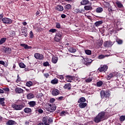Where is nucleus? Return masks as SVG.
<instances>
[{"label": "nucleus", "instance_id": "393cba45", "mask_svg": "<svg viewBox=\"0 0 125 125\" xmlns=\"http://www.w3.org/2000/svg\"><path fill=\"white\" fill-rule=\"evenodd\" d=\"M7 125H16V122L13 120H9L7 122Z\"/></svg>", "mask_w": 125, "mask_h": 125}, {"label": "nucleus", "instance_id": "58836bf2", "mask_svg": "<svg viewBox=\"0 0 125 125\" xmlns=\"http://www.w3.org/2000/svg\"><path fill=\"white\" fill-rule=\"evenodd\" d=\"M26 86H28V87H30L33 85V82L31 81L27 82L26 83Z\"/></svg>", "mask_w": 125, "mask_h": 125}, {"label": "nucleus", "instance_id": "a18cd8bd", "mask_svg": "<svg viewBox=\"0 0 125 125\" xmlns=\"http://www.w3.org/2000/svg\"><path fill=\"white\" fill-rule=\"evenodd\" d=\"M57 30H56V29H54V28H52L51 29L49 30V32H50V33H55L56 32Z\"/></svg>", "mask_w": 125, "mask_h": 125}, {"label": "nucleus", "instance_id": "79ce46f5", "mask_svg": "<svg viewBox=\"0 0 125 125\" xmlns=\"http://www.w3.org/2000/svg\"><path fill=\"white\" fill-rule=\"evenodd\" d=\"M106 57V56L104 55H100L98 56V59H104Z\"/></svg>", "mask_w": 125, "mask_h": 125}, {"label": "nucleus", "instance_id": "aec40b11", "mask_svg": "<svg viewBox=\"0 0 125 125\" xmlns=\"http://www.w3.org/2000/svg\"><path fill=\"white\" fill-rule=\"evenodd\" d=\"M115 3H116L119 8H122V7H124V5L122 4V2L119 0H117Z\"/></svg>", "mask_w": 125, "mask_h": 125}, {"label": "nucleus", "instance_id": "864d4df0", "mask_svg": "<svg viewBox=\"0 0 125 125\" xmlns=\"http://www.w3.org/2000/svg\"><path fill=\"white\" fill-rule=\"evenodd\" d=\"M3 91H5L6 92H8V91H9V88H3Z\"/></svg>", "mask_w": 125, "mask_h": 125}, {"label": "nucleus", "instance_id": "20e7f679", "mask_svg": "<svg viewBox=\"0 0 125 125\" xmlns=\"http://www.w3.org/2000/svg\"><path fill=\"white\" fill-rule=\"evenodd\" d=\"M42 122L44 123V125H49L51 123L53 122L52 118L49 117H45L43 118Z\"/></svg>", "mask_w": 125, "mask_h": 125}, {"label": "nucleus", "instance_id": "f8f14e48", "mask_svg": "<svg viewBox=\"0 0 125 125\" xmlns=\"http://www.w3.org/2000/svg\"><path fill=\"white\" fill-rule=\"evenodd\" d=\"M59 93H60V92L57 89H53L52 92V94L54 96H56V95H58V94H59Z\"/></svg>", "mask_w": 125, "mask_h": 125}, {"label": "nucleus", "instance_id": "c9c22d12", "mask_svg": "<svg viewBox=\"0 0 125 125\" xmlns=\"http://www.w3.org/2000/svg\"><path fill=\"white\" fill-rule=\"evenodd\" d=\"M66 80H74L75 79V76H71V75H67L66 76Z\"/></svg>", "mask_w": 125, "mask_h": 125}, {"label": "nucleus", "instance_id": "cd10ccee", "mask_svg": "<svg viewBox=\"0 0 125 125\" xmlns=\"http://www.w3.org/2000/svg\"><path fill=\"white\" fill-rule=\"evenodd\" d=\"M85 10H92V6L90 5H85L84 7Z\"/></svg>", "mask_w": 125, "mask_h": 125}, {"label": "nucleus", "instance_id": "3c124183", "mask_svg": "<svg viewBox=\"0 0 125 125\" xmlns=\"http://www.w3.org/2000/svg\"><path fill=\"white\" fill-rule=\"evenodd\" d=\"M108 11H109V12H113V11H114L115 10H113L112 9V7L110 6L108 8Z\"/></svg>", "mask_w": 125, "mask_h": 125}, {"label": "nucleus", "instance_id": "9d476101", "mask_svg": "<svg viewBox=\"0 0 125 125\" xmlns=\"http://www.w3.org/2000/svg\"><path fill=\"white\" fill-rule=\"evenodd\" d=\"M104 45V47H111L113 45V42L110 41L105 42Z\"/></svg>", "mask_w": 125, "mask_h": 125}, {"label": "nucleus", "instance_id": "a19ab883", "mask_svg": "<svg viewBox=\"0 0 125 125\" xmlns=\"http://www.w3.org/2000/svg\"><path fill=\"white\" fill-rule=\"evenodd\" d=\"M19 65L20 68H25V67H26V65H25V64L23 62L19 63Z\"/></svg>", "mask_w": 125, "mask_h": 125}, {"label": "nucleus", "instance_id": "473e14b6", "mask_svg": "<svg viewBox=\"0 0 125 125\" xmlns=\"http://www.w3.org/2000/svg\"><path fill=\"white\" fill-rule=\"evenodd\" d=\"M29 105L30 107H35L36 106V102L35 101H31L29 103Z\"/></svg>", "mask_w": 125, "mask_h": 125}, {"label": "nucleus", "instance_id": "4c0bfd02", "mask_svg": "<svg viewBox=\"0 0 125 125\" xmlns=\"http://www.w3.org/2000/svg\"><path fill=\"white\" fill-rule=\"evenodd\" d=\"M6 41V38H3L0 40V44H2V43H4Z\"/></svg>", "mask_w": 125, "mask_h": 125}, {"label": "nucleus", "instance_id": "1a4fd4ad", "mask_svg": "<svg viewBox=\"0 0 125 125\" xmlns=\"http://www.w3.org/2000/svg\"><path fill=\"white\" fill-rule=\"evenodd\" d=\"M100 72H105L108 70V66L106 65H101V67L98 69Z\"/></svg>", "mask_w": 125, "mask_h": 125}, {"label": "nucleus", "instance_id": "09e8293b", "mask_svg": "<svg viewBox=\"0 0 125 125\" xmlns=\"http://www.w3.org/2000/svg\"><path fill=\"white\" fill-rule=\"evenodd\" d=\"M116 42H117V43H118V44H122V43H123V41L120 39L117 40Z\"/></svg>", "mask_w": 125, "mask_h": 125}, {"label": "nucleus", "instance_id": "5701e85b", "mask_svg": "<svg viewBox=\"0 0 125 125\" xmlns=\"http://www.w3.org/2000/svg\"><path fill=\"white\" fill-rule=\"evenodd\" d=\"M113 77H115V75L114 74V73H110L109 75H107V76L106 77V79L108 80H111V79H112V78H113Z\"/></svg>", "mask_w": 125, "mask_h": 125}, {"label": "nucleus", "instance_id": "72a5a7b5", "mask_svg": "<svg viewBox=\"0 0 125 125\" xmlns=\"http://www.w3.org/2000/svg\"><path fill=\"white\" fill-rule=\"evenodd\" d=\"M64 8L66 10H69V9H71V8H72V6L70 4H67L64 6Z\"/></svg>", "mask_w": 125, "mask_h": 125}, {"label": "nucleus", "instance_id": "0e129e2a", "mask_svg": "<svg viewBox=\"0 0 125 125\" xmlns=\"http://www.w3.org/2000/svg\"><path fill=\"white\" fill-rule=\"evenodd\" d=\"M29 124H30V123L28 121H26L25 123V125H29Z\"/></svg>", "mask_w": 125, "mask_h": 125}, {"label": "nucleus", "instance_id": "9b49d317", "mask_svg": "<svg viewBox=\"0 0 125 125\" xmlns=\"http://www.w3.org/2000/svg\"><path fill=\"white\" fill-rule=\"evenodd\" d=\"M15 91L16 93L21 94L24 92V90L20 87H17L15 88Z\"/></svg>", "mask_w": 125, "mask_h": 125}, {"label": "nucleus", "instance_id": "412c9836", "mask_svg": "<svg viewBox=\"0 0 125 125\" xmlns=\"http://www.w3.org/2000/svg\"><path fill=\"white\" fill-rule=\"evenodd\" d=\"M96 12L97 13H102V12H103V8L101 7L97 8L96 9Z\"/></svg>", "mask_w": 125, "mask_h": 125}, {"label": "nucleus", "instance_id": "de8ad7c7", "mask_svg": "<svg viewBox=\"0 0 125 125\" xmlns=\"http://www.w3.org/2000/svg\"><path fill=\"white\" fill-rule=\"evenodd\" d=\"M56 28H57L58 29H60V28H61V25H60V23H59V22H56Z\"/></svg>", "mask_w": 125, "mask_h": 125}, {"label": "nucleus", "instance_id": "bb28decb", "mask_svg": "<svg viewBox=\"0 0 125 125\" xmlns=\"http://www.w3.org/2000/svg\"><path fill=\"white\" fill-rule=\"evenodd\" d=\"M5 53L7 54H10L11 53V48L7 47L5 49Z\"/></svg>", "mask_w": 125, "mask_h": 125}, {"label": "nucleus", "instance_id": "f03ea898", "mask_svg": "<svg viewBox=\"0 0 125 125\" xmlns=\"http://www.w3.org/2000/svg\"><path fill=\"white\" fill-rule=\"evenodd\" d=\"M62 39H63V33L61 31H59L57 32L55 35L54 40L56 42H61Z\"/></svg>", "mask_w": 125, "mask_h": 125}, {"label": "nucleus", "instance_id": "a878e982", "mask_svg": "<svg viewBox=\"0 0 125 125\" xmlns=\"http://www.w3.org/2000/svg\"><path fill=\"white\" fill-rule=\"evenodd\" d=\"M26 97L27 99H32L35 97V95L33 94L29 93L27 95Z\"/></svg>", "mask_w": 125, "mask_h": 125}, {"label": "nucleus", "instance_id": "0eeeda50", "mask_svg": "<svg viewBox=\"0 0 125 125\" xmlns=\"http://www.w3.org/2000/svg\"><path fill=\"white\" fill-rule=\"evenodd\" d=\"M34 57L36 59H38V60H43L44 57L42 54H40L39 53H36L34 54Z\"/></svg>", "mask_w": 125, "mask_h": 125}, {"label": "nucleus", "instance_id": "e2e57ef3", "mask_svg": "<svg viewBox=\"0 0 125 125\" xmlns=\"http://www.w3.org/2000/svg\"><path fill=\"white\" fill-rule=\"evenodd\" d=\"M21 80L19 78V75H18V79H17V82H20Z\"/></svg>", "mask_w": 125, "mask_h": 125}, {"label": "nucleus", "instance_id": "680f3d73", "mask_svg": "<svg viewBox=\"0 0 125 125\" xmlns=\"http://www.w3.org/2000/svg\"><path fill=\"white\" fill-rule=\"evenodd\" d=\"M21 24H22L23 26H26V25H27V22L26 21H24L23 22H22Z\"/></svg>", "mask_w": 125, "mask_h": 125}, {"label": "nucleus", "instance_id": "ddd939ff", "mask_svg": "<svg viewBox=\"0 0 125 125\" xmlns=\"http://www.w3.org/2000/svg\"><path fill=\"white\" fill-rule=\"evenodd\" d=\"M86 106H87V104H86V103H79V107H80L81 109L85 108Z\"/></svg>", "mask_w": 125, "mask_h": 125}, {"label": "nucleus", "instance_id": "ea45409f", "mask_svg": "<svg viewBox=\"0 0 125 125\" xmlns=\"http://www.w3.org/2000/svg\"><path fill=\"white\" fill-rule=\"evenodd\" d=\"M0 64L1 65H3L4 67H7L8 66V64L7 63L4 62L3 61H0Z\"/></svg>", "mask_w": 125, "mask_h": 125}, {"label": "nucleus", "instance_id": "338daca9", "mask_svg": "<svg viewBox=\"0 0 125 125\" xmlns=\"http://www.w3.org/2000/svg\"><path fill=\"white\" fill-rule=\"evenodd\" d=\"M87 18H88V19H89L90 20H91V16H88L87 17Z\"/></svg>", "mask_w": 125, "mask_h": 125}, {"label": "nucleus", "instance_id": "5fc2aeb1", "mask_svg": "<svg viewBox=\"0 0 125 125\" xmlns=\"http://www.w3.org/2000/svg\"><path fill=\"white\" fill-rule=\"evenodd\" d=\"M29 35L30 38H33V37H34V34L33 33V31H30Z\"/></svg>", "mask_w": 125, "mask_h": 125}, {"label": "nucleus", "instance_id": "37998d69", "mask_svg": "<svg viewBox=\"0 0 125 125\" xmlns=\"http://www.w3.org/2000/svg\"><path fill=\"white\" fill-rule=\"evenodd\" d=\"M125 120V116L122 115L120 117V122H124Z\"/></svg>", "mask_w": 125, "mask_h": 125}, {"label": "nucleus", "instance_id": "7ed1b4c3", "mask_svg": "<svg viewBox=\"0 0 125 125\" xmlns=\"http://www.w3.org/2000/svg\"><path fill=\"white\" fill-rule=\"evenodd\" d=\"M100 94L101 98L103 99L104 98H107V97H110L111 95V92L109 91L105 92L104 90H102L101 91Z\"/></svg>", "mask_w": 125, "mask_h": 125}, {"label": "nucleus", "instance_id": "603ef678", "mask_svg": "<svg viewBox=\"0 0 125 125\" xmlns=\"http://www.w3.org/2000/svg\"><path fill=\"white\" fill-rule=\"evenodd\" d=\"M61 116H65L67 114L66 111H62L61 112Z\"/></svg>", "mask_w": 125, "mask_h": 125}, {"label": "nucleus", "instance_id": "bf43d9fd", "mask_svg": "<svg viewBox=\"0 0 125 125\" xmlns=\"http://www.w3.org/2000/svg\"><path fill=\"white\" fill-rule=\"evenodd\" d=\"M61 17H62V18H66V15L64 14H62Z\"/></svg>", "mask_w": 125, "mask_h": 125}, {"label": "nucleus", "instance_id": "39448f33", "mask_svg": "<svg viewBox=\"0 0 125 125\" xmlns=\"http://www.w3.org/2000/svg\"><path fill=\"white\" fill-rule=\"evenodd\" d=\"M46 110L48 112H53L56 110V105L55 104H49L46 108Z\"/></svg>", "mask_w": 125, "mask_h": 125}, {"label": "nucleus", "instance_id": "f3484780", "mask_svg": "<svg viewBox=\"0 0 125 125\" xmlns=\"http://www.w3.org/2000/svg\"><path fill=\"white\" fill-rule=\"evenodd\" d=\"M56 10L58 11H63L64 10V8H63V6L61 5H58L57 6L56 8Z\"/></svg>", "mask_w": 125, "mask_h": 125}, {"label": "nucleus", "instance_id": "423d86ee", "mask_svg": "<svg viewBox=\"0 0 125 125\" xmlns=\"http://www.w3.org/2000/svg\"><path fill=\"white\" fill-rule=\"evenodd\" d=\"M23 107H24V105L23 104H13L12 105V107L13 108V109L16 110H22V108Z\"/></svg>", "mask_w": 125, "mask_h": 125}, {"label": "nucleus", "instance_id": "13d9d810", "mask_svg": "<svg viewBox=\"0 0 125 125\" xmlns=\"http://www.w3.org/2000/svg\"><path fill=\"white\" fill-rule=\"evenodd\" d=\"M54 101H55V99H54V98H52V99H50V103H53V102H54Z\"/></svg>", "mask_w": 125, "mask_h": 125}, {"label": "nucleus", "instance_id": "c03bdc74", "mask_svg": "<svg viewBox=\"0 0 125 125\" xmlns=\"http://www.w3.org/2000/svg\"><path fill=\"white\" fill-rule=\"evenodd\" d=\"M92 81V78H89L85 80L86 83H90Z\"/></svg>", "mask_w": 125, "mask_h": 125}, {"label": "nucleus", "instance_id": "69168bd1", "mask_svg": "<svg viewBox=\"0 0 125 125\" xmlns=\"http://www.w3.org/2000/svg\"><path fill=\"white\" fill-rule=\"evenodd\" d=\"M63 97H59L58 99L59 100H62L63 99Z\"/></svg>", "mask_w": 125, "mask_h": 125}, {"label": "nucleus", "instance_id": "6e6d98bb", "mask_svg": "<svg viewBox=\"0 0 125 125\" xmlns=\"http://www.w3.org/2000/svg\"><path fill=\"white\" fill-rule=\"evenodd\" d=\"M38 112L39 113H40V114H42V113H43V110H42V108H40L38 110Z\"/></svg>", "mask_w": 125, "mask_h": 125}, {"label": "nucleus", "instance_id": "c756f323", "mask_svg": "<svg viewBox=\"0 0 125 125\" xmlns=\"http://www.w3.org/2000/svg\"><path fill=\"white\" fill-rule=\"evenodd\" d=\"M51 83H52V84H56L58 83V79L55 78L51 81Z\"/></svg>", "mask_w": 125, "mask_h": 125}, {"label": "nucleus", "instance_id": "f257e3e1", "mask_svg": "<svg viewBox=\"0 0 125 125\" xmlns=\"http://www.w3.org/2000/svg\"><path fill=\"white\" fill-rule=\"evenodd\" d=\"M106 118V113L104 111H101L99 113L97 116H96L94 119V122H95L96 124H98V123H100V122H102V121H104Z\"/></svg>", "mask_w": 125, "mask_h": 125}, {"label": "nucleus", "instance_id": "a211bd4d", "mask_svg": "<svg viewBox=\"0 0 125 125\" xmlns=\"http://www.w3.org/2000/svg\"><path fill=\"white\" fill-rule=\"evenodd\" d=\"M63 88L65 89H68V90H70V89H71V83H65L64 86H63Z\"/></svg>", "mask_w": 125, "mask_h": 125}, {"label": "nucleus", "instance_id": "6e6552de", "mask_svg": "<svg viewBox=\"0 0 125 125\" xmlns=\"http://www.w3.org/2000/svg\"><path fill=\"white\" fill-rule=\"evenodd\" d=\"M2 21L4 24H12V20L7 18H3L2 19Z\"/></svg>", "mask_w": 125, "mask_h": 125}, {"label": "nucleus", "instance_id": "4be33fe9", "mask_svg": "<svg viewBox=\"0 0 125 125\" xmlns=\"http://www.w3.org/2000/svg\"><path fill=\"white\" fill-rule=\"evenodd\" d=\"M102 24H103V21H99L95 22L94 25L96 27H99V26L102 25Z\"/></svg>", "mask_w": 125, "mask_h": 125}, {"label": "nucleus", "instance_id": "2eb2a0df", "mask_svg": "<svg viewBox=\"0 0 125 125\" xmlns=\"http://www.w3.org/2000/svg\"><path fill=\"white\" fill-rule=\"evenodd\" d=\"M21 46L24 47L25 49H31V48H32V46H28L25 43L21 44Z\"/></svg>", "mask_w": 125, "mask_h": 125}, {"label": "nucleus", "instance_id": "f704fd0d", "mask_svg": "<svg viewBox=\"0 0 125 125\" xmlns=\"http://www.w3.org/2000/svg\"><path fill=\"white\" fill-rule=\"evenodd\" d=\"M85 54L87 55H91V50H88V49H86L84 50Z\"/></svg>", "mask_w": 125, "mask_h": 125}, {"label": "nucleus", "instance_id": "e433bc0d", "mask_svg": "<svg viewBox=\"0 0 125 125\" xmlns=\"http://www.w3.org/2000/svg\"><path fill=\"white\" fill-rule=\"evenodd\" d=\"M103 85V82L102 81H99L97 83V86H98V87H100V86H102Z\"/></svg>", "mask_w": 125, "mask_h": 125}, {"label": "nucleus", "instance_id": "b1692460", "mask_svg": "<svg viewBox=\"0 0 125 125\" xmlns=\"http://www.w3.org/2000/svg\"><path fill=\"white\" fill-rule=\"evenodd\" d=\"M68 51L71 53H75V52L77 51V49H76V48H74L73 47H71L68 49Z\"/></svg>", "mask_w": 125, "mask_h": 125}, {"label": "nucleus", "instance_id": "49530a36", "mask_svg": "<svg viewBox=\"0 0 125 125\" xmlns=\"http://www.w3.org/2000/svg\"><path fill=\"white\" fill-rule=\"evenodd\" d=\"M43 65L44 67H47V66H49L50 64H49V62H43Z\"/></svg>", "mask_w": 125, "mask_h": 125}, {"label": "nucleus", "instance_id": "8fccbe9b", "mask_svg": "<svg viewBox=\"0 0 125 125\" xmlns=\"http://www.w3.org/2000/svg\"><path fill=\"white\" fill-rule=\"evenodd\" d=\"M21 33H22V35H23L24 36L27 35L26 30H25L24 29H21Z\"/></svg>", "mask_w": 125, "mask_h": 125}, {"label": "nucleus", "instance_id": "774afa93", "mask_svg": "<svg viewBox=\"0 0 125 125\" xmlns=\"http://www.w3.org/2000/svg\"><path fill=\"white\" fill-rule=\"evenodd\" d=\"M44 125V124L42 123H40L38 125Z\"/></svg>", "mask_w": 125, "mask_h": 125}, {"label": "nucleus", "instance_id": "7c9ffc66", "mask_svg": "<svg viewBox=\"0 0 125 125\" xmlns=\"http://www.w3.org/2000/svg\"><path fill=\"white\" fill-rule=\"evenodd\" d=\"M24 113L29 114V113H31V112H32V109H31V108H25L24 109Z\"/></svg>", "mask_w": 125, "mask_h": 125}, {"label": "nucleus", "instance_id": "2f4dec72", "mask_svg": "<svg viewBox=\"0 0 125 125\" xmlns=\"http://www.w3.org/2000/svg\"><path fill=\"white\" fill-rule=\"evenodd\" d=\"M4 98H0V104L2 106H4Z\"/></svg>", "mask_w": 125, "mask_h": 125}, {"label": "nucleus", "instance_id": "6ab92c4d", "mask_svg": "<svg viewBox=\"0 0 125 125\" xmlns=\"http://www.w3.org/2000/svg\"><path fill=\"white\" fill-rule=\"evenodd\" d=\"M85 101H86V100H85V98L82 97L80 98L78 101V103H85Z\"/></svg>", "mask_w": 125, "mask_h": 125}, {"label": "nucleus", "instance_id": "052dcab7", "mask_svg": "<svg viewBox=\"0 0 125 125\" xmlns=\"http://www.w3.org/2000/svg\"><path fill=\"white\" fill-rule=\"evenodd\" d=\"M0 93H4V91H3V89H1L0 88Z\"/></svg>", "mask_w": 125, "mask_h": 125}, {"label": "nucleus", "instance_id": "dca6fc26", "mask_svg": "<svg viewBox=\"0 0 125 125\" xmlns=\"http://www.w3.org/2000/svg\"><path fill=\"white\" fill-rule=\"evenodd\" d=\"M51 61L52 63H53V64H56V63H57V62L58 61V57L53 56L52 58Z\"/></svg>", "mask_w": 125, "mask_h": 125}, {"label": "nucleus", "instance_id": "4d7b16f0", "mask_svg": "<svg viewBox=\"0 0 125 125\" xmlns=\"http://www.w3.org/2000/svg\"><path fill=\"white\" fill-rule=\"evenodd\" d=\"M43 75L45 78H47L49 77V74H48V73H44Z\"/></svg>", "mask_w": 125, "mask_h": 125}, {"label": "nucleus", "instance_id": "c85d7f7f", "mask_svg": "<svg viewBox=\"0 0 125 125\" xmlns=\"http://www.w3.org/2000/svg\"><path fill=\"white\" fill-rule=\"evenodd\" d=\"M89 2V1H88V0H82L81 3L83 5H85V4H88Z\"/></svg>", "mask_w": 125, "mask_h": 125}, {"label": "nucleus", "instance_id": "4468645a", "mask_svg": "<svg viewBox=\"0 0 125 125\" xmlns=\"http://www.w3.org/2000/svg\"><path fill=\"white\" fill-rule=\"evenodd\" d=\"M85 64L87 66L88 65H90V64H91V63L92 62V60H91L90 58H86L85 60Z\"/></svg>", "mask_w": 125, "mask_h": 125}]
</instances>
